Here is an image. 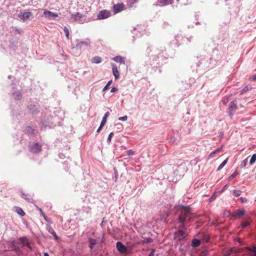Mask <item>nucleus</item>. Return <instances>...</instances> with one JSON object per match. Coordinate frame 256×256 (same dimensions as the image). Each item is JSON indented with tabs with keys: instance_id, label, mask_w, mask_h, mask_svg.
<instances>
[{
	"instance_id": "obj_1",
	"label": "nucleus",
	"mask_w": 256,
	"mask_h": 256,
	"mask_svg": "<svg viewBox=\"0 0 256 256\" xmlns=\"http://www.w3.org/2000/svg\"><path fill=\"white\" fill-rule=\"evenodd\" d=\"M180 213L178 219V222L180 223H184L186 220L190 221V216L194 214V213L190 210L188 207L184 206H181V208L180 210Z\"/></svg>"
},
{
	"instance_id": "obj_2",
	"label": "nucleus",
	"mask_w": 256,
	"mask_h": 256,
	"mask_svg": "<svg viewBox=\"0 0 256 256\" xmlns=\"http://www.w3.org/2000/svg\"><path fill=\"white\" fill-rule=\"evenodd\" d=\"M188 236L186 228L182 225L178 227L176 232L174 233V239L178 240H182L185 239Z\"/></svg>"
},
{
	"instance_id": "obj_3",
	"label": "nucleus",
	"mask_w": 256,
	"mask_h": 256,
	"mask_svg": "<svg viewBox=\"0 0 256 256\" xmlns=\"http://www.w3.org/2000/svg\"><path fill=\"white\" fill-rule=\"evenodd\" d=\"M236 109L237 102L234 100L230 102L229 106L227 110V112L228 113V114L231 119L232 118V116H234Z\"/></svg>"
},
{
	"instance_id": "obj_4",
	"label": "nucleus",
	"mask_w": 256,
	"mask_h": 256,
	"mask_svg": "<svg viewBox=\"0 0 256 256\" xmlns=\"http://www.w3.org/2000/svg\"><path fill=\"white\" fill-rule=\"evenodd\" d=\"M70 18L73 21L78 22L80 23H84L86 20L85 16L80 12L72 14Z\"/></svg>"
},
{
	"instance_id": "obj_5",
	"label": "nucleus",
	"mask_w": 256,
	"mask_h": 256,
	"mask_svg": "<svg viewBox=\"0 0 256 256\" xmlns=\"http://www.w3.org/2000/svg\"><path fill=\"white\" fill-rule=\"evenodd\" d=\"M32 16V14L30 12L24 10L20 12L18 14V17L24 21L29 19Z\"/></svg>"
},
{
	"instance_id": "obj_6",
	"label": "nucleus",
	"mask_w": 256,
	"mask_h": 256,
	"mask_svg": "<svg viewBox=\"0 0 256 256\" xmlns=\"http://www.w3.org/2000/svg\"><path fill=\"white\" fill-rule=\"evenodd\" d=\"M30 150L32 153H38L42 150V146L38 142H36L30 146Z\"/></svg>"
},
{
	"instance_id": "obj_7",
	"label": "nucleus",
	"mask_w": 256,
	"mask_h": 256,
	"mask_svg": "<svg viewBox=\"0 0 256 256\" xmlns=\"http://www.w3.org/2000/svg\"><path fill=\"white\" fill-rule=\"evenodd\" d=\"M116 246L118 250L122 254L128 253L127 248L123 244L120 242H118L116 244Z\"/></svg>"
},
{
	"instance_id": "obj_8",
	"label": "nucleus",
	"mask_w": 256,
	"mask_h": 256,
	"mask_svg": "<svg viewBox=\"0 0 256 256\" xmlns=\"http://www.w3.org/2000/svg\"><path fill=\"white\" fill-rule=\"evenodd\" d=\"M110 16V12L107 10H102L100 11L98 15V18L99 20L105 19L108 18Z\"/></svg>"
},
{
	"instance_id": "obj_9",
	"label": "nucleus",
	"mask_w": 256,
	"mask_h": 256,
	"mask_svg": "<svg viewBox=\"0 0 256 256\" xmlns=\"http://www.w3.org/2000/svg\"><path fill=\"white\" fill-rule=\"evenodd\" d=\"M124 4L123 3L114 4L113 6V10L116 14L122 12V10H124Z\"/></svg>"
},
{
	"instance_id": "obj_10",
	"label": "nucleus",
	"mask_w": 256,
	"mask_h": 256,
	"mask_svg": "<svg viewBox=\"0 0 256 256\" xmlns=\"http://www.w3.org/2000/svg\"><path fill=\"white\" fill-rule=\"evenodd\" d=\"M90 44L89 41H82L76 44V48L77 49H82L87 47Z\"/></svg>"
},
{
	"instance_id": "obj_11",
	"label": "nucleus",
	"mask_w": 256,
	"mask_h": 256,
	"mask_svg": "<svg viewBox=\"0 0 256 256\" xmlns=\"http://www.w3.org/2000/svg\"><path fill=\"white\" fill-rule=\"evenodd\" d=\"M44 14L48 17V18H56L58 16V14L56 13L52 12L48 10H44Z\"/></svg>"
},
{
	"instance_id": "obj_12",
	"label": "nucleus",
	"mask_w": 256,
	"mask_h": 256,
	"mask_svg": "<svg viewBox=\"0 0 256 256\" xmlns=\"http://www.w3.org/2000/svg\"><path fill=\"white\" fill-rule=\"evenodd\" d=\"M20 240L22 244L24 246H26L30 248H31L30 243L28 240L26 236L22 237L20 238Z\"/></svg>"
},
{
	"instance_id": "obj_13",
	"label": "nucleus",
	"mask_w": 256,
	"mask_h": 256,
	"mask_svg": "<svg viewBox=\"0 0 256 256\" xmlns=\"http://www.w3.org/2000/svg\"><path fill=\"white\" fill-rule=\"evenodd\" d=\"M12 96L14 98L15 100H19L22 97V94L20 90H14L12 92Z\"/></svg>"
},
{
	"instance_id": "obj_14",
	"label": "nucleus",
	"mask_w": 256,
	"mask_h": 256,
	"mask_svg": "<svg viewBox=\"0 0 256 256\" xmlns=\"http://www.w3.org/2000/svg\"><path fill=\"white\" fill-rule=\"evenodd\" d=\"M112 73H113V74H114L115 78L116 80L119 78H120L119 72L118 70L117 66L114 64H112Z\"/></svg>"
},
{
	"instance_id": "obj_15",
	"label": "nucleus",
	"mask_w": 256,
	"mask_h": 256,
	"mask_svg": "<svg viewBox=\"0 0 256 256\" xmlns=\"http://www.w3.org/2000/svg\"><path fill=\"white\" fill-rule=\"evenodd\" d=\"M112 60L116 62H119L120 64H125L124 58L121 56H116L113 58Z\"/></svg>"
},
{
	"instance_id": "obj_16",
	"label": "nucleus",
	"mask_w": 256,
	"mask_h": 256,
	"mask_svg": "<svg viewBox=\"0 0 256 256\" xmlns=\"http://www.w3.org/2000/svg\"><path fill=\"white\" fill-rule=\"evenodd\" d=\"M22 197L26 200L28 202H32L34 200L28 194H26L22 192Z\"/></svg>"
},
{
	"instance_id": "obj_17",
	"label": "nucleus",
	"mask_w": 256,
	"mask_h": 256,
	"mask_svg": "<svg viewBox=\"0 0 256 256\" xmlns=\"http://www.w3.org/2000/svg\"><path fill=\"white\" fill-rule=\"evenodd\" d=\"M47 230H48V232L52 234L53 235V236H54V238L56 240H58V236L56 235V232H54V229L50 226H48V228H47Z\"/></svg>"
},
{
	"instance_id": "obj_18",
	"label": "nucleus",
	"mask_w": 256,
	"mask_h": 256,
	"mask_svg": "<svg viewBox=\"0 0 256 256\" xmlns=\"http://www.w3.org/2000/svg\"><path fill=\"white\" fill-rule=\"evenodd\" d=\"M201 244V240H200L194 238L192 240V247H197L199 246Z\"/></svg>"
},
{
	"instance_id": "obj_19",
	"label": "nucleus",
	"mask_w": 256,
	"mask_h": 256,
	"mask_svg": "<svg viewBox=\"0 0 256 256\" xmlns=\"http://www.w3.org/2000/svg\"><path fill=\"white\" fill-rule=\"evenodd\" d=\"M91 61L92 63L98 64L102 62V58L98 56H94L92 58Z\"/></svg>"
},
{
	"instance_id": "obj_20",
	"label": "nucleus",
	"mask_w": 256,
	"mask_h": 256,
	"mask_svg": "<svg viewBox=\"0 0 256 256\" xmlns=\"http://www.w3.org/2000/svg\"><path fill=\"white\" fill-rule=\"evenodd\" d=\"M16 212L18 214L22 216H23L25 215V212L22 210V209L18 206L16 207Z\"/></svg>"
},
{
	"instance_id": "obj_21",
	"label": "nucleus",
	"mask_w": 256,
	"mask_h": 256,
	"mask_svg": "<svg viewBox=\"0 0 256 256\" xmlns=\"http://www.w3.org/2000/svg\"><path fill=\"white\" fill-rule=\"evenodd\" d=\"M221 150H222V148H218L215 150H214L212 151L209 154L208 158H212L214 157V154L218 152H220L221 151Z\"/></svg>"
},
{
	"instance_id": "obj_22",
	"label": "nucleus",
	"mask_w": 256,
	"mask_h": 256,
	"mask_svg": "<svg viewBox=\"0 0 256 256\" xmlns=\"http://www.w3.org/2000/svg\"><path fill=\"white\" fill-rule=\"evenodd\" d=\"M244 214V210H238L234 214V216H240Z\"/></svg>"
},
{
	"instance_id": "obj_23",
	"label": "nucleus",
	"mask_w": 256,
	"mask_h": 256,
	"mask_svg": "<svg viewBox=\"0 0 256 256\" xmlns=\"http://www.w3.org/2000/svg\"><path fill=\"white\" fill-rule=\"evenodd\" d=\"M109 115H110V112H107L104 114V116H103L102 120L100 122V124L104 126V124H106V118L109 116Z\"/></svg>"
},
{
	"instance_id": "obj_24",
	"label": "nucleus",
	"mask_w": 256,
	"mask_h": 256,
	"mask_svg": "<svg viewBox=\"0 0 256 256\" xmlns=\"http://www.w3.org/2000/svg\"><path fill=\"white\" fill-rule=\"evenodd\" d=\"M88 242L90 244L89 246L91 249H92L94 248V246L96 244V240L92 238H89Z\"/></svg>"
},
{
	"instance_id": "obj_25",
	"label": "nucleus",
	"mask_w": 256,
	"mask_h": 256,
	"mask_svg": "<svg viewBox=\"0 0 256 256\" xmlns=\"http://www.w3.org/2000/svg\"><path fill=\"white\" fill-rule=\"evenodd\" d=\"M172 1L173 0H158V2L166 6L172 4Z\"/></svg>"
},
{
	"instance_id": "obj_26",
	"label": "nucleus",
	"mask_w": 256,
	"mask_h": 256,
	"mask_svg": "<svg viewBox=\"0 0 256 256\" xmlns=\"http://www.w3.org/2000/svg\"><path fill=\"white\" fill-rule=\"evenodd\" d=\"M228 162V158H226L220 164V166H218L216 171H219Z\"/></svg>"
},
{
	"instance_id": "obj_27",
	"label": "nucleus",
	"mask_w": 256,
	"mask_h": 256,
	"mask_svg": "<svg viewBox=\"0 0 256 256\" xmlns=\"http://www.w3.org/2000/svg\"><path fill=\"white\" fill-rule=\"evenodd\" d=\"M256 161V154H252V157L250 159V164H252L255 162Z\"/></svg>"
},
{
	"instance_id": "obj_28",
	"label": "nucleus",
	"mask_w": 256,
	"mask_h": 256,
	"mask_svg": "<svg viewBox=\"0 0 256 256\" xmlns=\"http://www.w3.org/2000/svg\"><path fill=\"white\" fill-rule=\"evenodd\" d=\"M242 192V191L240 190H233V194L236 197L239 196L241 194Z\"/></svg>"
},
{
	"instance_id": "obj_29",
	"label": "nucleus",
	"mask_w": 256,
	"mask_h": 256,
	"mask_svg": "<svg viewBox=\"0 0 256 256\" xmlns=\"http://www.w3.org/2000/svg\"><path fill=\"white\" fill-rule=\"evenodd\" d=\"M34 131V130L32 129L31 127L28 126L26 128V133L28 134L29 135L33 134Z\"/></svg>"
},
{
	"instance_id": "obj_30",
	"label": "nucleus",
	"mask_w": 256,
	"mask_h": 256,
	"mask_svg": "<svg viewBox=\"0 0 256 256\" xmlns=\"http://www.w3.org/2000/svg\"><path fill=\"white\" fill-rule=\"evenodd\" d=\"M63 30L65 33L66 38L68 39V37H69V30H68V28L66 26H64Z\"/></svg>"
},
{
	"instance_id": "obj_31",
	"label": "nucleus",
	"mask_w": 256,
	"mask_h": 256,
	"mask_svg": "<svg viewBox=\"0 0 256 256\" xmlns=\"http://www.w3.org/2000/svg\"><path fill=\"white\" fill-rule=\"evenodd\" d=\"M112 80H109L108 82L107 83V84L103 88L102 91H105V90H107L109 86L112 84Z\"/></svg>"
},
{
	"instance_id": "obj_32",
	"label": "nucleus",
	"mask_w": 256,
	"mask_h": 256,
	"mask_svg": "<svg viewBox=\"0 0 256 256\" xmlns=\"http://www.w3.org/2000/svg\"><path fill=\"white\" fill-rule=\"evenodd\" d=\"M249 224L250 222H242L240 226L242 228H245L249 226Z\"/></svg>"
},
{
	"instance_id": "obj_33",
	"label": "nucleus",
	"mask_w": 256,
	"mask_h": 256,
	"mask_svg": "<svg viewBox=\"0 0 256 256\" xmlns=\"http://www.w3.org/2000/svg\"><path fill=\"white\" fill-rule=\"evenodd\" d=\"M238 173L236 172H235L234 174H231L228 177V180H231L232 179H234L238 175Z\"/></svg>"
},
{
	"instance_id": "obj_34",
	"label": "nucleus",
	"mask_w": 256,
	"mask_h": 256,
	"mask_svg": "<svg viewBox=\"0 0 256 256\" xmlns=\"http://www.w3.org/2000/svg\"><path fill=\"white\" fill-rule=\"evenodd\" d=\"M139 0H128V4L129 6H132L134 4L138 2Z\"/></svg>"
},
{
	"instance_id": "obj_35",
	"label": "nucleus",
	"mask_w": 256,
	"mask_h": 256,
	"mask_svg": "<svg viewBox=\"0 0 256 256\" xmlns=\"http://www.w3.org/2000/svg\"><path fill=\"white\" fill-rule=\"evenodd\" d=\"M114 132H110V134H109V136L108 138V139H107V142L108 143V144H110V142H111V139H112V138L114 136Z\"/></svg>"
},
{
	"instance_id": "obj_36",
	"label": "nucleus",
	"mask_w": 256,
	"mask_h": 256,
	"mask_svg": "<svg viewBox=\"0 0 256 256\" xmlns=\"http://www.w3.org/2000/svg\"><path fill=\"white\" fill-rule=\"evenodd\" d=\"M247 163H248V158H246L243 161H242V164H241V168H242L245 167L246 166V165L247 164Z\"/></svg>"
},
{
	"instance_id": "obj_37",
	"label": "nucleus",
	"mask_w": 256,
	"mask_h": 256,
	"mask_svg": "<svg viewBox=\"0 0 256 256\" xmlns=\"http://www.w3.org/2000/svg\"><path fill=\"white\" fill-rule=\"evenodd\" d=\"M232 252V249L228 250L224 252V256H229Z\"/></svg>"
},
{
	"instance_id": "obj_38",
	"label": "nucleus",
	"mask_w": 256,
	"mask_h": 256,
	"mask_svg": "<svg viewBox=\"0 0 256 256\" xmlns=\"http://www.w3.org/2000/svg\"><path fill=\"white\" fill-rule=\"evenodd\" d=\"M128 120V116H122V117H120L118 118V120H120V121H126V120Z\"/></svg>"
},
{
	"instance_id": "obj_39",
	"label": "nucleus",
	"mask_w": 256,
	"mask_h": 256,
	"mask_svg": "<svg viewBox=\"0 0 256 256\" xmlns=\"http://www.w3.org/2000/svg\"><path fill=\"white\" fill-rule=\"evenodd\" d=\"M210 236L207 234H204L203 236L202 240H203L208 242L209 240Z\"/></svg>"
},
{
	"instance_id": "obj_40",
	"label": "nucleus",
	"mask_w": 256,
	"mask_h": 256,
	"mask_svg": "<svg viewBox=\"0 0 256 256\" xmlns=\"http://www.w3.org/2000/svg\"><path fill=\"white\" fill-rule=\"evenodd\" d=\"M144 242L146 243H150L153 242V240L150 238H144Z\"/></svg>"
},
{
	"instance_id": "obj_41",
	"label": "nucleus",
	"mask_w": 256,
	"mask_h": 256,
	"mask_svg": "<svg viewBox=\"0 0 256 256\" xmlns=\"http://www.w3.org/2000/svg\"><path fill=\"white\" fill-rule=\"evenodd\" d=\"M248 90V86H246L240 90V94H242L247 92Z\"/></svg>"
},
{
	"instance_id": "obj_42",
	"label": "nucleus",
	"mask_w": 256,
	"mask_h": 256,
	"mask_svg": "<svg viewBox=\"0 0 256 256\" xmlns=\"http://www.w3.org/2000/svg\"><path fill=\"white\" fill-rule=\"evenodd\" d=\"M247 248L250 252L256 253V246H252V248Z\"/></svg>"
},
{
	"instance_id": "obj_43",
	"label": "nucleus",
	"mask_w": 256,
	"mask_h": 256,
	"mask_svg": "<svg viewBox=\"0 0 256 256\" xmlns=\"http://www.w3.org/2000/svg\"><path fill=\"white\" fill-rule=\"evenodd\" d=\"M126 152L128 156L133 155L134 154V152L132 150H128Z\"/></svg>"
},
{
	"instance_id": "obj_44",
	"label": "nucleus",
	"mask_w": 256,
	"mask_h": 256,
	"mask_svg": "<svg viewBox=\"0 0 256 256\" xmlns=\"http://www.w3.org/2000/svg\"><path fill=\"white\" fill-rule=\"evenodd\" d=\"M228 187V184H226L225 186H224L222 189L221 190H220V192H224L226 190Z\"/></svg>"
},
{
	"instance_id": "obj_45",
	"label": "nucleus",
	"mask_w": 256,
	"mask_h": 256,
	"mask_svg": "<svg viewBox=\"0 0 256 256\" xmlns=\"http://www.w3.org/2000/svg\"><path fill=\"white\" fill-rule=\"evenodd\" d=\"M118 90V88L116 87H112L111 88L110 92H115Z\"/></svg>"
},
{
	"instance_id": "obj_46",
	"label": "nucleus",
	"mask_w": 256,
	"mask_h": 256,
	"mask_svg": "<svg viewBox=\"0 0 256 256\" xmlns=\"http://www.w3.org/2000/svg\"><path fill=\"white\" fill-rule=\"evenodd\" d=\"M240 200L242 202H247V200L245 198L241 197L240 198Z\"/></svg>"
},
{
	"instance_id": "obj_47",
	"label": "nucleus",
	"mask_w": 256,
	"mask_h": 256,
	"mask_svg": "<svg viewBox=\"0 0 256 256\" xmlns=\"http://www.w3.org/2000/svg\"><path fill=\"white\" fill-rule=\"evenodd\" d=\"M155 252L154 249H152L151 251V252L150 253V254L148 255V256H154V252Z\"/></svg>"
},
{
	"instance_id": "obj_48",
	"label": "nucleus",
	"mask_w": 256,
	"mask_h": 256,
	"mask_svg": "<svg viewBox=\"0 0 256 256\" xmlns=\"http://www.w3.org/2000/svg\"><path fill=\"white\" fill-rule=\"evenodd\" d=\"M178 38H179V36L178 35L175 36L176 44L177 46H180V44L177 42Z\"/></svg>"
},
{
	"instance_id": "obj_49",
	"label": "nucleus",
	"mask_w": 256,
	"mask_h": 256,
	"mask_svg": "<svg viewBox=\"0 0 256 256\" xmlns=\"http://www.w3.org/2000/svg\"><path fill=\"white\" fill-rule=\"evenodd\" d=\"M104 126V125L100 124V126H99L97 130V132H99L101 130L102 128Z\"/></svg>"
},
{
	"instance_id": "obj_50",
	"label": "nucleus",
	"mask_w": 256,
	"mask_h": 256,
	"mask_svg": "<svg viewBox=\"0 0 256 256\" xmlns=\"http://www.w3.org/2000/svg\"><path fill=\"white\" fill-rule=\"evenodd\" d=\"M250 80H256V74L254 75L252 77L250 78Z\"/></svg>"
},
{
	"instance_id": "obj_51",
	"label": "nucleus",
	"mask_w": 256,
	"mask_h": 256,
	"mask_svg": "<svg viewBox=\"0 0 256 256\" xmlns=\"http://www.w3.org/2000/svg\"><path fill=\"white\" fill-rule=\"evenodd\" d=\"M38 210H40V212H41V213H42V216H43L44 218V219H45V220H46V216L44 215V213H43V212H42V210L41 208H38Z\"/></svg>"
},
{
	"instance_id": "obj_52",
	"label": "nucleus",
	"mask_w": 256,
	"mask_h": 256,
	"mask_svg": "<svg viewBox=\"0 0 256 256\" xmlns=\"http://www.w3.org/2000/svg\"><path fill=\"white\" fill-rule=\"evenodd\" d=\"M192 36H190V37H189V38H186V39H187V40H188V42H191V40H192Z\"/></svg>"
},
{
	"instance_id": "obj_53",
	"label": "nucleus",
	"mask_w": 256,
	"mask_h": 256,
	"mask_svg": "<svg viewBox=\"0 0 256 256\" xmlns=\"http://www.w3.org/2000/svg\"><path fill=\"white\" fill-rule=\"evenodd\" d=\"M228 98L225 99L224 100V103L226 104V102H228Z\"/></svg>"
},
{
	"instance_id": "obj_54",
	"label": "nucleus",
	"mask_w": 256,
	"mask_h": 256,
	"mask_svg": "<svg viewBox=\"0 0 256 256\" xmlns=\"http://www.w3.org/2000/svg\"><path fill=\"white\" fill-rule=\"evenodd\" d=\"M44 256H50L48 254V252H44Z\"/></svg>"
},
{
	"instance_id": "obj_55",
	"label": "nucleus",
	"mask_w": 256,
	"mask_h": 256,
	"mask_svg": "<svg viewBox=\"0 0 256 256\" xmlns=\"http://www.w3.org/2000/svg\"><path fill=\"white\" fill-rule=\"evenodd\" d=\"M214 198V196H212L210 198V202H211L213 199Z\"/></svg>"
},
{
	"instance_id": "obj_56",
	"label": "nucleus",
	"mask_w": 256,
	"mask_h": 256,
	"mask_svg": "<svg viewBox=\"0 0 256 256\" xmlns=\"http://www.w3.org/2000/svg\"><path fill=\"white\" fill-rule=\"evenodd\" d=\"M14 244H15V242L14 241H13L12 242V244L14 246Z\"/></svg>"
},
{
	"instance_id": "obj_57",
	"label": "nucleus",
	"mask_w": 256,
	"mask_h": 256,
	"mask_svg": "<svg viewBox=\"0 0 256 256\" xmlns=\"http://www.w3.org/2000/svg\"><path fill=\"white\" fill-rule=\"evenodd\" d=\"M238 241L239 242H240V238H238Z\"/></svg>"
},
{
	"instance_id": "obj_58",
	"label": "nucleus",
	"mask_w": 256,
	"mask_h": 256,
	"mask_svg": "<svg viewBox=\"0 0 256 256\" xmlns=\"http://www.w3.org/2000/svg\"><path fill=\"white\" fill-rule=\"evenodd\" d=\"M196 24H200V22H196Z\"/></svg>"
},
{
	"instance_id": "obj_59",
	"label": "nucleus",
	"mask_w": 256,
	"mask_h": 256,
	"mask_svg": "<svg viewBox=\"0 0 256 256\" xmlns=\"http://www.w3.org/2000/svg\"><path fill=\"white\" fill-rule=\"evenodd\" d=\"M11 77H12V76H8V78H11Z\"/></svg>"
}]
</instances>
